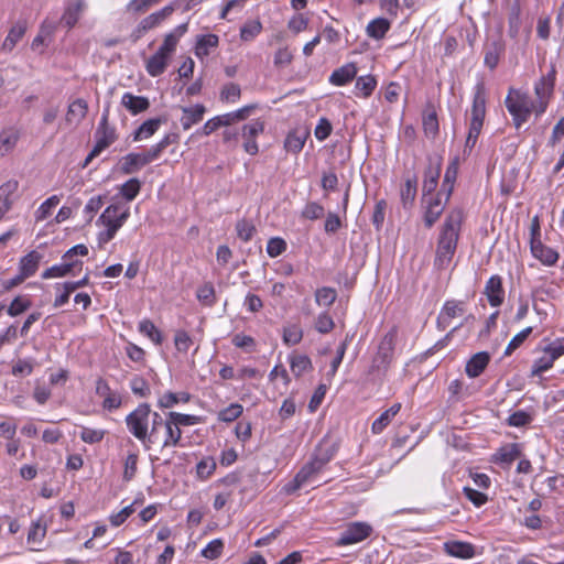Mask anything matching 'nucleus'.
<instances>
[{"label": "nucleus", "instance_id": "nucleus-52", "mask_svg": "<svg viewBox=\"0 0 564 564\" xmlns=\"http://www.w3.org/2000/svg\"><path fill=\"white\" fill-rule=\"evenodd\" d=\"M236 231L239 239L247 242L252 239L257 230L254 225L250 220L243 218L237 221Z\"/></svg>", "mask_w": 564, "mask_h": 564}, {"label": "nucleus", "instance_id": "nucleus-64", "mask_svg": "<svg viewBox=\"0 0 564 564\" xmlns=\"http://www.w3.org/2000/svg\"><path fill=\"white\" fill-rule=\"evenodd\" d=\"M543 352H549L551 358L555 361L564 355V337L556 338L544 347Z\"/></svg>", "mask_w": 564, "mask_h": 564}, {"label": "nucleus", "instance_id": "nucleus-45", "mask_svg": "<svg viewBox=\"0 0 564 564\" xmlns=\"http://www.w3.org/2000/svg\"><path fill=\"white\" fill-rule=\"evenodd\" d=\"M337 299V292L335 289L329 286H323L315 292V302L319 306H332Z\"/></svg>", "mask_w": 564, "mask_h": 564}, {"label": "nucleus", "instance_id": "nucleus-23", "mask_svg": "<svg viewBox=\"0 0 564 564\" xmlns=\"http://www.w3.org/2000/svg\"><path fill=\"white\" fill-rule=\"evenodd\" d=\"M85 7L86 4L84 0H74L70 2L64 10L61 23H63L67 29H72L78 22Z\"/></svg>", "mask_w": 564, "mask_h": 564}, {"label": "nucleus", "instance_id": "nucleus-47", "mask_svg": "<svg viewBox=\"0 0 564 564\" xmlns=\"http://www.w3.org/2000/svg\"><path fill=\"white\" fill-rule=\"evenodd\" d=\"M61 202V197L58 195H53L44 200L40 207L35 212V220L43 221L45 220L52 213V209L56 207Z\"/></svg>", "mask_w": 564, "mask_h": 564}, {"label": "nucleus", "instance_id": "nucleus-29", "mask_svg": "<svg viewBox=\"0 0 564 564\" xmlns=\"http://www.w3.org/2000/svg\"><path fill=\"white\" fill-rule=\"evenodd\" d=\"M170 57L159 51L155 52L145 63V69L148 74L152 77H158L162 75L167 65Z\"/></svg>", "mask_w": 564, "mask_h": 564}, {"label": "nucleus", "instance_id": "nucleus-27", "mask_svg": "<svg viewBox=\"0 0 564 564\" xmlns=\"http://www.w3.org/2000/svg\"><path fill=\"white\" fill-rule=\"evenodd\" d=\"M42 259L41 253L35 250L30 251L28 254L22 257L19 262V271L25 278H30L35 274L39 269L40 261Z\"/></svg>", "mask_w": 564, "mask_h": 564}, {"label": "nucleus", "instance_id": "nucleus-40", "mask_svg": "<svg viewBox=\"0 0 564 564\" xmlns=\"http://www.w3.org/2000/svg\"><path fill=\"white\" fill-rule=\"evenodd\" d=\"M189 400H191V394L187 392H180V393L166 392L159 399L158 405L161 409H170V408H173L178 402L187 403Z\"/></svg>", "mask_w": 564, "mask_h": 564}, {"label": "nucleus", "instance_id": "nucleus-22", "mask_svg": "<svg viewBox=\"0 0 564 564\" xmlns=\"http://www.w3.org/2000/svg\"><path fill=\"white\" fill-rule=\"evenodd\" d=\"M490 361V356L487 351L475 354L466 364L465 371L469 378L479 377L486 369Z\"/></svg>", "mask_w": 564, "mask_h": 564}, {"label": "nucleus", "instance_id": "nucleus-48", "mask_svg": "<svg viewBox=\"0 0 564 564\" xmlns=\"http://www.w3.org/2000/svg\"><path fill=\"white\" fill-rule=\"evenodd\" d=\"M140 333L148 336L156 345H161L163 341L162 333L150 319H143L139 323Z\"/></svg>", "mask_w": 564, "mask_h": 564}, {"label": "nucleus", "instance_id": "nucleus-58", "mask_svg": "<svg viewBox=\"0 0 564 564\" xmlns=\"http://www.w3.org/2000/svg\"><path fill=\"white\" fill-rule=\"evenodd\" d=\"M224 550V542L220 539L210 541L200 552L202 556L208 560L218 558Z\"/></svg>", "mask_w": 564, "mask_h": 564}, {"label": "nucleus", "instance_id": "nucleus-9", "mask_svg": "<svg viewBox=\"0 0 564 564\" xmlns=\"http://www.w3.org/2000/svg\"><path fill=\"white\" fill-rule=\"evenodd\" d=\"M130 216L129 207H122L120 204L109 205L100 215L98 223L106 227L116 226L120 229Z\"/></svg>", "mask_w": 564, "mask_h": 564}, {"label": "nucleus", "instance_id": "nucleus-7", "mask_svg": "<svg viewBox=\"0 0 564 564\" xmlns=\"http://www.w3.org/2000/svg\"><path fill=\"white\" fill-rule=\"evenodd\" d=\"M539 235V224L535 221L532 226V239H531V253L532 256L541 261L544 265H554L558 260V252L547 246H544L539 239L535 238Z\"/></svg>", "mask_w": 564, "mask_h": 564}, {"label": "nucleus", "instance_id": "nucleus-37", "mask_svg": "<svg viewBox=\"0 0 564 564\" xmlns=\"http://www.w3.org/2000/svg\"><path fill=\"white\" fill-rule=\"evenodd\" d=\"M219 37L216 34H206L197 37L195 54L198 57H204L209 54V50L217 47Z\"/></svg>", "mask_w": 564, "mask_h": 564}, {"label": "nucleus", "instance_id": "nucleus-8", "mask_svg": "<svg viewBox=\"0 0 564 564\" xmlns=\"http://www.w3.org/2000/svg\"><path fill=\"white\" fill-rule=\"evenodd\" d=\"M175 8L173 4L165 6L161 10L151 13L141 20L135 30L132 33L134 40H139L148 31L159 26L165 19H167Z\"/></svg>", "mask_w": 564, "mask_h": 564}, {"label": "nucleus", "instance_id": "nucleus-55", "mask_svg": "<svg viewBox=\"0 0 564 564\" xmlns=\"http://www.w3.org/2000/svg\"><path fill=\"white\" fill-rule=\"evenodd\" d=\"M240 96V86L235 83L226 84L220 91V100L224 102H236Z\"/></svg>", "mask_w": 564, "mask_h": 564}, {"label": "nucleus", "instance_id": "nucleus-16", "mask_svg": "<svg viewBox=\"0 0 564 564\" xmlns=\"http://www.w3.org/2000/svg\"><path fill=\"white\" fill-rule=\"evenodd\" d=\"M521 456V444L508 443L497 449V452L492 455V462L503 466H510L516 459L520 458Z\"/></svg>", "mask_w": 564, "mask_h": 564}, {"label": "nucleus", "instance_id": "nucleus-12", "mask_svg": "<svg viewBox=\"0 0 564 564\" xmlns=\"http://www.w3.org/2000/svg\"><path fill=\"white\" fill-rule=\"evenodd\" d=\"M466 311V304L463 301H446L437 316V326L445 329L449 326L453 318L462 316Z\"/></svg>", "mask_w": 564, "mask_h": 564}, {"label": "nucleus", "instance_id": "nucleus-21", "mask_svg": "<svg viewBox=\"0 0 564 564\" xmlns=\"http://www.w3.org/2000/svg\"><path fill=\"white\" fill-rule=\"evenodd\" d=\"M181 124L184 130H188L192 126L200 122L206 112V108L202 104H197L193 107H182Z\"/></svg>", "mask_w": 564, "mask_h": 564}, {"label": "nucleus", "instance_id": "nucleus-41", "mask_svg": "<svg viewBox=\"0 0 564 564\" xmlns=\"http://www.w3.org/2000/svg\"><path fill=\"white\" fill-rule=\"evenodd\" d=\"M178 140V135L176 133H170V134H166L164 138H162L158 143H155L154 145H152L148 151H145L148 153V155L150 156V159L152 160V162L154 160H156L161 153L171 144L177 142Z\"/></svg>", "mask_w": 564, "mask_h": 564}, {"label": "nucleus", "instance_id": "nucleus-10", "mask_svg": "<svg viewBox=\"0 0 564 564\" xmlns=\"http://www.w3.org/2000/svg\"><path fill=\"white\" fill-rule=\"evenodd\" d=\"M264 130V123L260 119L252 120L242 126L241 137L245 139L243 149L250 155H256L259 151L257 137Z\"/></svg>", "mask_w": 564, "mask_h": 564}, {"label": "nucleus", "instance_id": "nucleus-20", "mask_svg": "<svg viewBox=\"0 0 564 564\" xmlns=\"http://www.w3.org/2000/svg\"><path fill=\"white\" fill-rule=\"evenodd\" d=\"M21 138V131L17 127H8L0 131V156L11 153Z\"/></svg>", "mask_w": 564, "mask_h": 564}, {"label": "nucleus", "instance_id": "nucleus-44", "mask_svg": "<svg viewBox=\"0 0 564 564\" xmlns=\"http://www.w3.org/2000/svg\"><path fill=\"white\" fill-rule=\"evenodd\" d=\"M262 31V24L259 20L247 21L240 28V39L243 42L253 41Z\"/></svg>", "mask_w": 564, "mask_h": 564}, {"label": "nucleus", "instance_id": "nucleus-36", "mask_svg": "<svg viewBox=\"0 0 564 564\" xmlns=\"http://www.w3.org/2000/svg\"><path fill=\"white\" fill-rule=\"evenodd\" d=\"M162 120L153 118L144 121L133 133V141H140L152 137L160 128Z\"/></svg>", "mask_w": 564, "mask_h": 564}, {"label": "nucleus", "instance_id": "nucleus-50", "mask_svg": "<svg viewBox=\"0 0 564 564\" xmlns=\"http://www.w3.org/2000/svg\"><path fill=\"white\" fill-rule=\"evenodd\" d=\"M533 421V414L531 412L519 410L509 415L507 424L509 426L522 427L529 425Z\"/></svg>", "mask_w": 564, "mask_h": 564}, {"label": "nucleus", "instance_id": "nucleus-19", "mask_svg": "<svg viewBox=\"0 0 564 564\" xmlns=\"http://www.w3.org/2000/svg\"><path fill=\"white\" fill-rule=\"evenodd\" d=\"M88 112V104L83 98H77L73 102L69 104L65 122L68 126L77 127L87 116Z\"/></svg>", "mask_w": 564, "mask_h": 564}, {"label": "nucleus", "instance_id": "nucleus-60", "mask_svg": "<svg viewBox=\"0 0 564 564\" xmlns=\"http://www.w3.org/2000/svg\"><path fill=\"white\" fill-rule=\"evenodd\" d=\"M215 459L212 457L204 458L196 466L197 477L205 480L215 471Z\"/></svg>", "mask_w": 564, "mask_h": 564}, {"label": "nucleus", "instance_id": "nucleus-51", "mask_svg": "<svg viewBox=\"0 0 564 564\" xmlns=\"http://www.w3.org/2000/svg\"><path fill=\"white\" fill-rule=\"evenodd\" d=\"M141 189V182L133 177L128 180L126 183H123L120 187V194L127 199V200H133Z\"/></svg>", "mask_w": 564, "mask_h": 564}, {"label": "nucleus", "instance_id": "nucleus-61", "mask_svg": "<svg viewBox=\"0 0 564 564\" xmlns=\"http://www.w3.org/2000/svg\"><path fill=\"white\" fill-rule=\"evenodd\" d=\"M138 454L130 453L128 454L124 460V469H123V480L130 481L134 478L138 469Z\"/></svg>", "mask_w": 564, "mask_h": 564}, {"label": "nucleus", "instance_id": "nucleus-56", "mask_svg": "<svg viewBox=\"0 0 564 564\" xmlns=\"http://www.w3.org/2000/svg\"><path fill=\"white\" fill-rule=\"evenodd\" d=\"M501 51H502V48L499 44H497V43L490 44L485 52V58H484L485 65L487 67H489L490 69L496 68V66L499 63Z\"/></svg>", "mask_w": 564, "mask_h": 564}, {"label": "nucleus", "instance_id": "nucleus-62", "mask_svg": "<svg viewBox=\"0 0 564 564\" xmlns=\"http://www.w3.org/2000/svg\"><path fill=\"white\" fill-rule=\"evenodd\" d=\"M286 250V242L279 237L269 239L267 243V252L269 257L275 258L282 254Z\"/></svg>", "mask_w": 564, "mask_h": 564}, {"label": "nucleus", "instance_id": "nucleus-4", "mask_svg": "<svg viewBox=\"0 0 564 564\" xmlns=\"http://www.w3.org/2000/svg\"><path fill=\"white\" fill-rule=\"evenodd\" d=\"M512 93L513 90L509 93L505 102L508 111L512 116L516 128L519 129L522 123L528 120L531 109L525 96L518 93L512 95Z\"/></svg>", "mask_w": 564, "mask_h": 564}, {"label": "nucleus", "instance_id": "nucleus-57", "mask_svg": "<svg viewBox=\"0 0 564 564\" xmlns=\"http://www.w3.org/2000/svg\"><path fill=\"white\" fill-rule=\"evenodd\" d=\"M533 328L531 326L522 329L520 333L514 335L511 340L509 341L506 350L505 356H510L517 348H519L525 339L531 335Z\"/></svg>", "mask_w": 564, "mask_h": 564}, {"label": "nucleus", "instance_id": "nucleus-25", "mask_svg": "<svg viewBox=\"0 0 564 564\" xmlns=\"http://www.w3.org/2000/svg\"><path fill=\"white\" fill-rule=\"evenodd\" d=\"M357 74V67L354 63H348L335 69L329 76V83L335 86H344L351 82Z\"/></svg>", "mask_w": 564, "mask_h": 564}, {"label": "nucleus", "instance_id": "nucleus-24", "mask_svg": "<svg viewBox=\"0 0 564 564\" xmlns=\"http://www.w3.org/2000/svg\"><path fill=\"white\" fill-rule=\"evenodd\" d=\"M121 105L126 107L131 115H138L149 109L150 101L147 97L124 93L121 98Z\"/></svg>", "mask_w": 564, "mask_h": 564}, {"label": "nucleus", "instance_id": "nucleus-49", "mask_svg": "<svg viewBox=\"0 0 564 564\" xmlns=\"http://www.w3.org/2000/svg\"><path fill=\"white\" fill-rule=\"evenodd\" d=\"M31 301L26 296H17L13 299V301L10 303V305L7 308L8 315L11 317H15L24 313L31 307Z\"/></svg>", "mask_w": 564, "mask_h": 564}, {"label": "nucleus", "instance_id": "nucleus-46", "mask_svg": "<svg viewBox=\"0 0 564 564\" xmlns=\"http://www.w3.org/2000/svg\"><path fill=\"white\" fill-rule=\"evenodd\" d=\"M377 86V80L371 75L360 76L357 78L355 89L360 91V96L364 98L369 97Z\"/></svg>", "mask_w": 564, "mask_h": 564}, {"label": "nucleus", "instance_id": "nucleus-63", "mask_svg": "<svg viewBox=\"0 0 564 564\" xmlns=\"http://www.w3.org/2000/svg\"><path fill=\"white\" fill-rule=\"evenodd\" d=\"M303 333L299 326L292 325L283 330V340L286 345H296L302 340Z\"/></svg>", "mask_w": 564, "mask_h": 564}, {"label": "nucleus", "instance_id": "nucleus-26", "mask_svg": "<svg viewBox=\"0 0 564 564\" xmlns=\"http://www.w3.org/2000/svg\"><path fill=\"white\" fill-rule=\"evenodd\" d=\"M423 130L427 138H435L440 131L437 113L432 104H427L423 111Z\"/></svg>", "mask_w": 564, "mask_h": 564}, {"label": "nucleus", "instance_id": "nucleus-5", "mask_svg": "<svg viewBox=\"0 0 564 564\" xmlns=\"http://www.w3.org/2000/svg\"><path fill=\"white\" fill-rule=\"evenodd\" d=\"M372 532L370 524L366 522H351L340 533L336 541L337 546H346L366 540Z\"/></svg>", "mask_w": 564, "mask_h": 564}, {"label": "nucleus", "instance_id": "nucleus-1", "mask_svg": "<svg viewBox=\"0 0 564 564\" xmlns=\"http://www.w3.org/2000/svg\"><path fill=\"white\" fill-rule=\"evenodd\" d=\"M128 432L137 438L145 451H150L159 442L160 430L164 429L165 435L161 445V452L167 447H176L182 440V430L170 423L160 413L151 410L149 403H140L126 419Z\"/></svg>", "mask_w": 564, "mask_h": 564}, {"label": "nucleus", "instance_id": "nucleus-17", "mask_svg": "<svg viewBox=\"0 0 564 564\" xmlns=\"http://www.w3.org/2000/svg\"><path fill=\"white\" fill-rule=\"evenodd\" d=\"M151 162L147 152L129 153L120 160V171L126 175L133 174Z\"/></svg>", "mask_w": 564, "mask_h": 564}, {"label": "nucleus", "instance_id": "nucleus-39", "mask_svg": "<svg viewBox=\"0 0 564 564\" xmlns=\"http://www.w3.org/2000/svg\"><path fill=\"white\" fill-rule=\"evenodd\" d=\"M95 153H101L117 140L116 130L101 131V129H97L95 132Z\"/></svg>", "mask_w": 564, "mask_h": 564}, {"label": "nucleus", "instance_id": "nucleus-3", "mask_svg": "<svg viewBox=\"0 0 564 564\" xmlns=\"http://www.w3.org/2000/svg\"><path fill=\"white\" fill-rule=\"evenodd\" d=\"M397 336L398 332L393 327L380 339L378 350L372 358L370 371L387 372L393 359Z\"/></svg>", "mask_w": 564, "mask_h": 564}, {"label": "nucleus", "instance_id": "nucleus-32", "mask_svg": "<svg viewBox=\"0 0 564 564\" xmlns=\"http://www.w3.org/2000/svg\"><path fill=\"white\" fill-rule=\"evenodd\" d=\"M401 410V403H394L388 410L380 414V416L373 421L371 431L375 434H380L392 421V419Z\"/></svg>", "mask_w": 564, "mask_h": 564}, {"label": "nucleus", "instance_id": "nucleus-34", "mask_svg": "<svg viewBox=\"0 0 564 564\" xmlns=\"http://www.w3.org/2000/svg\"><path fill=\"white\" fill-rule=\"evenodd\" d=\"M457 172H458V166H457L456 161L452 162L445 171L444 180L442 183V188L440 192L442 193V195L443 194L445 195L446 202H448V199L452 195V192L454 188V183L457 177Z\"/></svg>", "mask_w": 564, "mask_h": 564}, {"label": "nucleus", "instance_id": "nucleus-28", "mask_svg": "<svg viewBox=\"0 0 564 564\" xmlns=\"http://www.w3.org/2000/svg\"><path fill=\"white\" fill-rule=\"evenodd\" d=\"M417 193V177L412 175L408 177L400 189V198L403 208L409 209L413 206Z\"/></svg>", "mask_w": 564, "mask_h": 564}, {"label": "nucleus", "instance_id": "nucleus-30", "mask_svg": "<svg viewBox=\"0 0 564 564\" xmlns=\"http://www.w3.org/2000/svg\"><path fill=\"white\" fill-rule=\"evenodd\" d=\"M18 188L19 182L17 180H9L0 186V206L8 212L17 198Z\"/></svg>", "mask_w": 564, "mask_h": 564}, {"label": "nucleus", "instance_id": "nucleus-14", "mask_svg": "<svg viewBox=\"0 0 564 564\" xmlns=\"http://www.w3.org/2000/svg\"><path fill=\"white\" fill-rule=\"evenodd\" d=\"M484 293L486 294L490 306H500L505 301L502 278L498 274L491 275L486 282Z\"/></svg>", "mask_w": 564, "mask_h": 564}, {"label": "nucleus", "instance_id": "nucleus-38", "mask_svg": "<svg viewBox=\"0 0 564 564\" xmlns=\"http://www.w3.org/2000/svg\"><path fill=\"white\" fill-rule=\"evenodd\" d=\"M26 31V24L23 21L17 22L9 31L7 37L3 41V50L11 51L15 44L22 39Z\"/></svg>", "mask_w": 564, "mask_h": 564}, {"label": "nucleus", "instance_id": "nucleus-43", "mask_svg": "<svg viewBox=\"0 0 564 564\" xmlns=\"http://www.w3.org/2000/svg\"><path fill=\"white\" fill-rule=\"evenodd\" d=\"M77 267V262H63L46 269L42 273L43 279L62 278L68 275Z\"/></svg>", "mask_w": 564, "mask_h": 564}, {"label": "nucleus", "instance_id": "nucleus-13", "mask_svg": "<svg viewBox=\"0 0 564 564\" xmlns=\"http://www.w3.org/2000/svg\"><path fill=\"white\" fill-rule=\"evenodd\" d=\"M426 202V207L424 212V224L427 228L434 226V224L438 220L440 216L444 212L446 200L442 202V193L438 192L434 196L424 199Z\"/></svg>", "mask_w": 564, "mask_h": 564}, {"label": "nucleus", "instance_id": "nucleus-2", "mask_svg": "<svg viewBox=\"0 0 564 564\" xmlns=\"http://www.w3.org/2000/svg\"><path fill=\"white\" fill-rule=\"evenodd\" d=\"M464 221V212L453 208L445 217L437 239L434 268L438 271L446 269L453 260L457 249Z\"/></svg>", "mask_w": 564, "mask_h": 564}, {"label": "nucleus", "instance_id": "nucleus-53", "mask_svg": "<svg viewBox=\"0 0 564 564\" xmlns=\"http://www.w3.org/2000/svg\"><path fill=\"white\" fill-rule=\"evenodd\" d=\"M107 431L102 429H90L84 426L80 432V440L87 444H97L100 443Z\"/></svg>", "mask_w": 564, "mask_h": 564}, {"label": "nucleus", "instance_id": "nucleus-18", "mask_svg": "<svg viewBox=\"0 0 564 564\" xmlns=\"http://www.w3.org/2000/svg\"><path fill=\"white\" fill-rule=\"evenodd\" d=\"M330 458L332 456L328 454L316 455L299 470L297 475L302 478V481L307 484L326 466Z\"/></svg>", "mask_w": 564, "mask_h": 564}, {"label": "nucleus", "instance_id": "nucleus-35", "mask_svg": "<svg viewBox=\"0 0 564 564\" xmlns=\"http://www.w3.org/2000/svg\"><path fill=\"white\" fill-rule=\"evenodd\" d=\"M307 132L294 130L286 135L284 141V148L286 151L292 153H299L302 151L305 141H306Z\"/></svg>", "mask_w": 564, "mask_h": 564}, {"label": "nucleus", "instance_id": "nucleus-42", "mask_svg": "<svg viewBox=\"0 0 564 564\" xmlns=\"http://www.w3.org/2000/svg\"><path fill=\"white\" fill-rule=\"evenodd\" d=\"M196 297L200 304L205 306H213L216 303L215 288L210 282H206L198 286L196 291Z\"/></svg>", "mask_w": 564, "mask_h": 564}, {"label": "nucleus", "instance_id": "nucleus-15", "mask_svg": "<svg viewBox=\"0 0 564 564\" xmlns=\"http://www.w3.org/2000/svg\"><path fill=\"white\" fill-rule=\"evenodd\" d=\"M443 550L447 555L463 560L473 558L476 555L475 545L464 541H446L443 543Z\"/></svg>", "mask_w": 564, "mask_h": 564}, {"label": "nucleus", "instance_id": "nucleus-11", "mask_svg": "<svg viewBox=\"0 0 564 564\" xmlns=\"http://www.w3.org/2000/svg\"><path fill=\"white\" fill-rule=\"evenodd\" d=\"M486 115V88L482 82L477 83L471 106L470 126L482 128Z\"/></svg>", "mask_w": 564, "mask_h": 564}, {"label": "nucleus", "instance_id": "nucleus-31", "mask_svg": "<svg viewBox=\"0 0 564 564\" xmlns=\"http://www.w3.org/2000/svg\"><path fill=\"white\" fill-rule=\"evenodd\" d=\"M391 23L386 18H377L371 20L367 28L366 33L369 37L375 40H381L386 36L387 32L390 30Z\"/></svg>", "mask_w": 564, "mask_h": 564}, {"label": "nucleus", "instance_id": "nucleus-6", "mask_svg": "<svg viewBox=\"0 0 564 564\" xmlns=\"http://www.w3.org/2000/svg\"><path fill=\"white\" fill-rule=\"evenodd\" d=\"M442 170V158L429 156L427 165L423 174L422 194L425 199L431 196L438 185V180Z\"/></svg>", "mask_w": 564, "mask_h": 564}, {"label": "nucleus", "instance_id": "nucleus-54", "mask_svg": "<svg viewBox=\"0 0 564 564\" xmlns=\"http://www.w3.org/2000/svg\"><path fill=\"white\" fill-rule=\"evenodd\" d=\"M554 360L549 352H543V356L534 360L531 368V376H540L553 367Z\"/></svg>", "mask_w": 564, "mask_h": 564}, {"label": "nucleus", "instance_id": "nucleus-33", "mask_svg": "<svg viewBox=\"0 0 564 564\" xmlns=\"http://www.w3.org/2000/svg\"><path fill=\"white\" fill-rule=\"evenodd\" d=\"M290 368L295 377H301L302 375L311 371L313 366L308 356L293 354L290 356Z\"/></svg>", "mask_w": 564, "mask_h": 564}, {"label": "nucleus", "instance_id": "nucleus-59", "mask_svg": "<svg viewBox=\"0 0 564 564\" xmlns=\"http://www.w3.org/2000/svg\"><path fill=\"white\" fill-rule=\"evenodd\" d=\"M167 419L170 420V423H173L180 429L181 426L194 425L198 422L197 416L178 412H170L167 414Z\"/></svg>", "mask_w": 564, "mask_h": 564}]
</instances>
